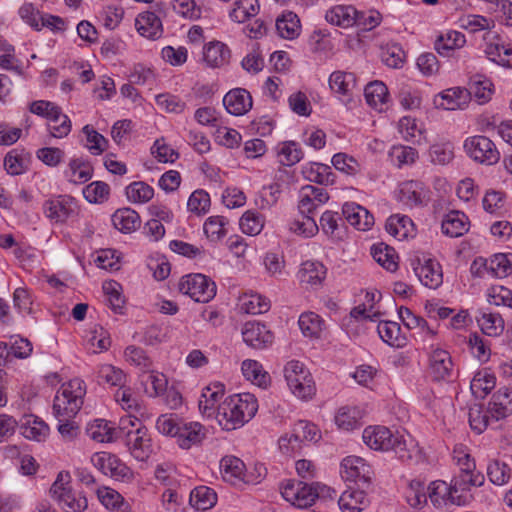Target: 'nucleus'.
Instances as JSON below:
<instances>
[{"label":"nucleus","instance_id":"1","mask_svg":"<svg viewBox=\"0 0 512 512\" xmlns=\"http://www.w3.org/2000/svg\"><path fill=\"white\" fill-rule=\"evenodd\" d=\"M85 394V382L79 378L64 383L57 392L54 398L53 411L59 421L58 431L63 438L72 439L76 437L78 426L72 421V418L81 409Z\"/></svg>","mask_w":512,"mask_h":512},{"label":"nucleus","instance_id":"2","mask_svg":"<svg viewBox=\"0 0 512 512\" xmlns=\"http://www.w3.org/2000/svg\"><path fill=\"white\" fill-rule=\"evenodd\" d=\"M364 443L375 451H393L402 462L417 461L419 450L414 445H407L403 435L393 432L385 426H369L364 429Z\"/></svg>","mask_w":512,"mask_h":512},{"label":"nucleus","instance_id":"3","mask_svg":"<svg viewBox=\"0 0 512 512\" xmlns=\"http://www.w3.org/2000/svg\"><path fill=\"white\" fill-rule=\"evenodd\" d=\"M258 410L257 399L250 393L235 394L227 397L218 406L216 419L227 431L242 427L251 420Z\"/></svg>","mask_w":512,"mask_h":512},{"label":"nucleus","instance_id":"4","mask_svg":"<svg viewBox=\"0 0 512 512\" xmlns=\"http://www.w3.org/2000/svg\"><path fill=\"white\" fill-rule=\"evenodd\" d=\"M284 376L292 393L301 399L311 398L316 391L312 375L303 363L292 360L284 367Z\"/></svg>","mask_w":512,"mask_h":512},{"label":"nucleus","instance_id":"5","mask_svg":"<svg viewBox=\"0 0 512 512\" xmlns=\"http://www.w3.org/2000/svg\"><path fill=\"white\" fill-rule=\"evenodd\" d=\"M178 289L195 302L207 303L215 297L217 288L216 284L207 276L189 274L180 279Z\"/></svg>","mask_w":512,"mask_h":512},{"label":"nucleus","instance_id":"6","mask_svg":"<svg viewBox=\"0 0 512 512\" xmlns=\"http://www.w3.org/2000/svg\"><path fill=\"white\" fill-rule=\"evenodd\" d=\"M43 213L52 223L64 224L78 215L79 207L74 197L56 195L43 203Z\"/></svg>","mask_w":512,"mask_h":512},{"label":"nucleus","instance_id":"7","mask_svg":"<svg viewBox=\"0 0 512 512\" xmlns=\"http://www.w3.org/2000/svg\"><path fill=\"white\" fill-rule=\"evenodd\" d=\"M91 462L104 475L116 481L129 483L134 479V472L116 455L98 452L91 457Z\"/></svg>","mask_w":512,"mask_h":512},{"label":"nucleus","instance_id":"8","mask_svg":"<svg viewBox=\"0 0 512 512\" xmlns=\"http://www.w3.org/2000/svg\"><path fill=\"white\" fill-rule=\"evenodd\" d=\"M467 155L474 161L484 165H494L500 160V152L492 140L486 136L476 135L464 142Z\"/></svg>","mask_w":512,"mask_h":512},{"label":"nucleus","instance_id":"9","mask_svg":"<svg viewBox=\"0 0 512 512\" xmlns=\"http://www.w3.org/2000/svg\"><path fill=\"white\" fill-rule=\"evenodd\" d=\"M485 477L481 472L460 471L451 480L452 504L459 506L467 505L472 500L471 487H480L484 484Z\"/></svg>","mask_w":512,"mask_h":512},{"label":"nucleus","instance_id":"10","mask_svg":"<svg viewBox=\"0 0 512 512\" xmlns=\"http://www.w3.org/2000/svg\"><path fill=\"white\" fill-rule=\"evenodd\" d=\"M123 439L128 451L136 460L145 461L151 455V438L148 429L142 423H138L135 429L125 432Z\"/></svg>","mask_w":512,"mask_h":512},{"label":"nucleus","instance_id":"11","mask_svg":"<svg viewBox=\"0 0 512 512\" xmlns=\"http://www.w3.org/2000/svg\"><path fill=\"white\" fill-rule=\"evenodd\" d=\"M281 494L286 501L298 508L310 507L317 499L314 483L307 484L296 480H289L282 487Z\"/></svg>","mask_w":512,"mask_h":512},{"label":"nucleus","instance_id":"12","mask_svg":"<svg viewBox=\"0 0 512 512\" xmlns=\"http://www.w3.org/2000/svg\"><path fill=\"white\" fill-rule=\"evenodd\" d=\"M429 374L434 381H448L453 376V362L443 349H434L429 357Z\"/></svg>","mask_w":512,"mask_h":512},{"label":"nucleus","instance_id":"13","mask_svg":"<svg viewBox=\"0 0 512 512\" xmlns=\"http://www.w3.org/2000/svg\"><path fill=\"white\" fill-rule=\"evenodd\" d=\"M242 336L247 345L256 349L267 347L274 339L273 333L264 324L256 321L245 323Z\"/></svg>","mask_w":512,"mask_h":512},{"label":"nucleus","instance_id":"14","mask_svg":"<svg viewBox=\"0 0 512 512\" xmlns=\"http://www.w3.org/2000/svg\"><path fill=\"white\" fill-rule=\"evenodd\" d=\"M222 477L233 485L238 483H252L253 480L245 473L244 462L235 456H225L220 461Z\"/></svg>","mask_w":512,"mask_h":512},{"label":"nucleus","instance_id":"15","mask_svg":"<svg viewBox=\"0 0 512 512\" xmlns=\"http://www.w3.org/2000/svg\"><path fill=\"white\" fill-rule=\"evenodd\" d=\"M223 105L231 115L241 116L252 108V97L247 90L235 88L224 96Z\"/></svg>","mask_w":512,"mask_h":512},{"label":"nucleus","instance_id":"16","mask_svg":"<svg viewBox=\"0 0 512 512\" xmlns=\"http://www.w3.org/2000/svg\"><path fill=\"white\" fill-rule=\"evenodd\" d=\"M205 436L206 430L202 424L183 420L175 438L180 448L190 449L194 445H199Z\"/></svg>","mask_w":512,"mask_h":512},{"label":"nucleus","instance_id":"17","mask_svg":"<svg viewBox=\"0 0 512 512\" xmlns=\"http://www.w3.org/2000/svg\"><path fill=\"white\" fill-rule=\"evenodd\" d=\"M225 387L221 382H214L202 390L199 399V410L207 417H211L217 413L219 402L224 396Z\"/></svg>","mask_w":512,"mask_h":512},{"label":"nucleus","instance_id":"18","mask_svg":"<svg viewBox=\"0 0 512 512\" xmlns=\"http://www.w3.org/2000/svg\"><path fill=\"white\" fill-rule=\"evenodd\" d=\"M342 214L347 222L358 230H368L374 224L373 215L355 202H347L342 207Z\"/></svg>","mask_w":512,"mask_h":512},{"label":"nucleus","instance_id":"19","mask_svg":"<svg viewBox=\"0 0 512 512\" xmlns=\"http://www.w3.org/2000/svg\"><path fill=\"white\" fill-rule=\"evenodd\" d=\"M370 467L365 460L357 456H348L342 460L341 475L348 481H368Z\"/></svg>","mask_w":512,"mask_h":512},{"label":"nucleus","instance_id":"20","mask_svg":"<svg viewBox=\"0 0 512 512\" xmlns=\"http://www.w3.org/2000/svg\"><path fill=\"white\" fill-rule=\"evenodd\" d=\"M135 26L141 36L152 40L160 38L163 32L160 18L150 11L139 14Z\"/></svg>","mask_w":512,"mask_h":512},{"label":"nucleus","instance_id":"21","mask_svg":"<svg viewBox=\"0 0 512 512\" xmlns=\"http://www.w3.org/2000/svg\"><path fill=\"white\" fill-rule=\"evenodd\" d=\"M415 272L421 283L430 289L438 288L443 282L441 265L433 259L425 260L424 264L415 268Z\"/></svg>","mask_w":512,"mask_h":512},{"label":"nucleus","instance_id":"22","mask_svg":"<svg viewBox=\"0 0 512 512\" xmlns=\"http://www.w3.org/2000/svg\"><path fill=\"white\" fill-rule=\"evenodd\" d=\"M326 277L325 266L318 261H306L302 263L298 272V278L301 284H306L311 288L321 286Z\"/></svg>","mask_w":512,"mask_h":512},{"label":"nucleus","instance_id":"23","mask_svg":"<svg viewBox=\"0 0 512 512\" xmlns=\"http://www.w3.org/2000/svg\"><path fill=\"white\" fill-rule=\"evenodd\" d=\"M442 232L452 238H457L469 230L468 217L460 211L453 210L445 215L441 224Z\"/></svg>","mask_w":512,"mask_h":512},{"label":"nucleus","instance_id":"24","mask_svg":"<svg viewBox=\"0 0 512 512\" xmlns=\"http://www.w3.org/2000/svg\"><path fill=\"white\" fill-rule=\"evenodd\" d=\"M425 191L423 184L418 181L403 182L398 191L397 199L410 208L423 204Z\"/></svg>","mask_w":512,"mask_h":512},{"label":"nucleus","instance_id":"25","mask_svg":"<svg viewBox=\"0 0 512 512\" xmlns=\"http://www.w3.org/2000/svg\"><path fill=\"white\" fill-rule=\"evenodd\" d=\"M325 19L342 28L352 27L357 22V10L351 5H335L326 12Z\"/></svg>","mask_w":512,"mask_h":512},{"label":"nucleus","instance_id":"26","mask_svg":"<svg viewBox=\"0 0 512 512\" xmlns=\"http://www.w3.org/2000/svg\"><path fill=\"white\" fill-rule=\"evenodd\" d=\"M488 412L496 420L512 414V391L508 388H501L493 394Z\"/></svg>","mask_w":512,"mask_h":512},{"label":"nucleus","instance_id":"27","mask_svg":"<svg viewBox=\"0 0 512 512\" xmlns=\"http://www.w3.org/2000/svg\"><path fill=\"white\" fill-rule=\"evenodd\" d=\"M275 26L279 36L288 40L297 38L301 30L300 20L292 11L284 12L279 16Z\"/></svg>","mask_w":512,"mask_h":512},{"label":"nucleus","instance_id":"28","mask_svg":"<svg viewBox=\"0 0 512 512\" xmlns=\"http://www.w3.org/2000/svg\"><path fill=\"white\" fill-rule=\"evenodd\" d=\"M68 180L74 184H82L89 181L93 175L92 165L82 159L73 158L68 164V169L65 171Z\"/></svg>","mask_w":512,"mask_h":512},{"label":"nucleus","instance_id":"29","mask_svg":"<svg viewBox=\"0 0 512 512\" xmlns=\"http://www.w3.org/2000/svg\"><path fill=\"white\" fill-rule=\"evenodd\" d=\"M485 269L498 278L512 274V253H498L483 262Z\"/></svg>","mask_w":512,"mask_h":512},{"label":"nucleus","instance_id":"30","mask_svg":"<svg viewBox=\"0 0 512 512\" xmlns=\"http://www.w3.org/2000/svg\"><path fill=\"white\" fill-rule=\"evenodd\" d=\"M386 231L398 238L399 240L405 239L414 233V224L412 220L405 215H392L390 216L385 225Z\"/></svg>","mask_w":512,"mask_h":512},{"label":"nucleus","instance_id":"31","mask_svg":"<svg viewBox=\"0 0 512 512\" xmlns=\"http://www.w3.org/2000/svg\"><path fill=\"white\" fill-rule=\"evenodd\" d=\"M332 91L343 96H352L356 88V78L353 73L335 71L329 77Z\"/></svg>","mask_w":512,"mask_h":512},{"label":"nucleus","instance_id":"32","mask_svg":"<svg viewBox=\"0 0 512 512\" xmlns=\"http://www.w3.org/2000/svg\"><path fill=\"white\" fill-rule=\"evenodd\" d=\"M21 434L30 440L43 441L49 434L48 425L36 416L25 417V421L20 426Z\"/></svg>","mask_w":512,"mask_h":512},{"label":"nucleus","instance_id":"33","mask_svg":"<svg viewBox=\"0 0 512 512\" xmlns=\"http://www.w3.org/2000/svg\"><path fill=\"white\" fill-rule=\"evenodd\" d=\"M112 222L116 229L123 233H130L140 226V217L130 208L118 209L112 215Z\"/></svg>","mask_w":512,"mask_h":512},{"label":"nucleus","instance_id":"34","mask_svg":"<svg viewBox=\"0 0 512 512\" xmlns=\"http://www.w3.org/2000/svg\"><path fill=\"white\" fill-rule=\"evenodd\" d=\"M99 501L109 510L117 512H129L130 505L117 491L104 487L97 491Z\"/></svg>","mask_w":512,"mask_h":512},{"label":"nucleus","instance_id":"35","mask_svg":"<svg viewBox=\"0 0 512 512\" xmlns=\"http://www.w3.org/2000/svg\"><path fill=\"white\" fill-rule=\"evenodd\" d=\"M466 42L465 37L462 33L457 31H450L446 35H440L435 43V50L441 56H450L451 53L456 49L460 48Z\"/></svg>","mask_w":512,"mask_h":512},{"label":"nucleus","instance_id":"36","mask_svg":"<svg viewBox=\"0 0 512 512\" xmlns=\"http://www.w3.org/2000/svg\"><path fill=\"white\" fill-rule=\"evenodd\" d=\"M364 95L367 103L371 107L381 111L383 105L387 102L389 93L383 82L374 81L366 85Z\"/></svg>","mask_w":512,"mask_h":512},{"label":"nucleus","instance_id":"37","mask_svg":"<svg viewBox=\"0 0 512 512\" xmlns=\"http://www.w3.org/2000/svg\"><path fill=\"white\" fill-rule=\"evenodd\" d=\"M271 307L270 300L257 293L244 294L240 297V309L244 313L257 315L266 313Z\"/></svg>","mask_w":512,"mask_h":512},{"label":"nucleus","instance_id":"38","mask_svg":"<svg viewBox=\"0 0 512 512\" xmlns=\"http://www.w3.org/2000/svg\"><path fill=\"white\" fill-rule=\"evenodd\" d=\"M230 50L222 42H211L204 50V61L210 67H220L228 62Z\"/></svg>","mask_w":512,"mask_h":512},{"label":"nucleus","instance_id":"39","mask_svg":"<svg viewBox=\"0 0 512 512\" xmlns=\"http://www.w3.org/2000/svg\"><path fill=\"white\" fill-rule=\"evenodd\" d=\"M190 504L197 510H208L217 502V495L212 488L200 486L190 492Z\"/></svg>","mask_w":512,"mask_h":512},{"label":"nucleus","instance_id":"40","mask_svg":"<svg viewBox=\"0 0 512 512\" xmlns=\"http://www.w3.org/2000/svg\"><path fill=\"white\" fill-rule=\"evenodd\" d=\"M366 503V495L360 490H346L338 499L342 512H360Z\"/></svg>","mask_w":512,"mask_h":512},{"label":"nucleus","instance_id":"41","mask_svg":"<svg viewBox=\"0 0 512 512\" xmlns=\"http://www.w3.org/2000/svg\"><path fill=\"white\" fill-rule=\"evenodd\" d=\"M371 255L374 260L387 271L393 272L398 267L394 249L384 243L373 245L371 247Z\"/></svg>","mask_w":512,"mask_h":512},{"label":"nucleus","instance_id":"42","mask_svg":"<svg viewBox=\"0 0 512 512\" xmlns=\"http://www.w3.org/2000/svg\"><path fill=\"white\" fill-rule=\"evenodd\" d=\"M259 9L258 0H237L229 16L233 21L243 23L249 18L256 16L259 13Z\"/></svg>","mask_w":512,"mask_h":512},{"label":"nucleus","instance_id":"43","mask_svg":"<svg viewBox=\"0 0 512 512\" xmlns=\"http://www.w3.org/2000/svg\"><path fill=\"white\" fill-rule=\"evenodd\" d=\"M86 433L92 440L104 443L112 441L117 431L106 420L96 419L87 426Z\"/></svg>","mask_w":512,"mask_h":512},{"label":"nucleus","instance_id":"44","mask_svg":"<svg viewBox=\"0 0 512 512\" xmlns=\"http://www.w3.org/2000/svg\"><path fill=\"white\" fill-rule=\"evenodd\" d=\"M481 331L488 336H497L503 330V320L499 314L480 311L476 316Z\"/></svg>","mask_w":512,"mask_h":512},{"label":"nucleus","instance_id":"45","mask_svg":"<svg viewBox=\"0 0 512 512\" xmlns=\"http://www.w3.org/2000/svg\"><path fill=\"white\" fill-rule=\"evenodd\" d=\"M377 331L385 343L396 347L403 345L404 338L400 336L401 328L397 322L382 321L378 324Z\"/></svg>","mask_w":512,"mask_h":512},{"label":"nucleus","instance_id":"46","mask_svg":"<svg viewBox=\"0 0 512 512\" xmlns=\"http://www.w3.org/2000/svg\"><path fill=\"white\" fill-rule=\"evenodd\" d=\"M495 377L486 372L480 371L473 377L470 389L477 398H484L495 387Z\"/></svg>","mask_w":512,"mask_h":512},{"label":"nucleus","instance_id":"47","mask_svg":"<svg viewBox=\"0 0 512 512\" xmlns=\"http://www.w3.org/2000/svg\"><path fill=\"white\" fill-rule=\"evenodd\" d=\"M306 178L321 185H328L334 183V174L331 167L324 164L312 163L310 167L304 169Z\"/></svg>","mask_w":512,"mask_h":512},{"label":"nucleus","instance_id":"48","mask_svg":"<svg viewBox=\"0 0 512 512\" xmlns=\"http://www.w3.org/2000/svg\"><path fill=\"white\" fill-rule=\"evenodd\" d=\"M469 94H473L476 98L482 102H486L492 94V82L485 76L475 74L470 77L468 83Z\"/></svg>","mask_w":512,"mask_h":512},{"label":"nucleus","instance_id":"49","mask_svg":"<svg viewBox=\"0 0 512 512\" xmlns=\"http://www.w3.org/2000/svg\"><path fill=\"white\" fill-rule=\"evenodd\" d=\"M322 320L314 312L302 313L299 317V327L303 335L310 338H317L322 331Z\"/></svg>","mask_w":512,"mask_h":512},{"label":"nucleus","instance_id":"50","mask_svg":"<svg viewBox=\"0 0 512 512\" xmlns=\"http://www.w3.org/2000/svg\"><path fill=\"white\" fill-rule=\"evenodd\" d=\"M98 383H106L111 386H124L126 376L123 371L110 364L101 365L97 371Z\"/></svg>","mask_w":512,"mask_h":512},{"label":"nucleus","instance_id":"51","mask_svg":"<svg viewBox=\"0 0 512 512\" xmlns=\"http://www.w3.org/2000/svg\"><path fill=\"white\" fill-rule=\"evenodd\" d=\"M145 393L150 397L162 396L166 391L168 380L163 373L152 371L142 380Z\"/></svg>","mask_w":512,"mask_h":512},{"label":"nucleus","instance_id":"52","mask_svg":"<svg viewBox=\"0 0 512 512\" xmlns=\"http://www.w3.org/2000/svg\"><path fill=\"white\" fill-rule=\"evenodd\" d=\"M154 189L143 181H136L126 187V196L133 203H146L153 198Z\"/></svg>","mask_w":512,"mask_h":512},{"label":"nucleus","instance_id":"53","mask_svg":"<svg viewBox=\"0 0 512 512\" xmlns=\"http://www.w3.org/2000/svg\"><path fill=\"white\" fill-rule=\"evenodd\" d=\"M303 151L295 141H286L281 144L278 152L279 161L282 165L293 166L303 158Z\"/></svg>","mask_w":512,"mask_h":512},{"label":"nucleus","instance_id":"54","mask_svg":"<svg viewBox=\"0 0 512 512\" xmlns=\"http://www.w3.org/2000/svg\"><path fill=\"white\" fill-rule=\"evenodd\" d=\"M102 289L107 295L109 305L115 313H122L123 305L125 303L122 296V286L114 280L105 281Z\"/></svg>","mask_w":512,"mask_h":512},{"label":"nucleus","instance_id":"55","mask_svg":"<svg viewBox=\"0 0 512 512\" xmlns=\"http://www.w3.org/2000/svg\"><path fill=\"white\" fill-rule=\"evenodd\" d=\"M487 475L493 484L502 486L508 483L511 477V469L504 462L492 460L487 466Z\"/></svg>","mask_w":512,"mask_h":512},{"label":"nucleus","instance_id":"56","mask_svg":"<svg viewBox=\"0 0 512 512\" xmlns=\"http://www.w3.org/2000/svg\"><path fill=\"white\" fill-rule=\"evenodd\" d=\"M239 225L243 233L254 236L263 229L264 219L259 213L249 210L242 215Z\"/></svg>","mask_w":512,"mask_h":512},{"label":"nucleus","instance_id":"57","mask_svg":"<svg viewBox=\"0 0 512 512\" xmlns=\"http://www.w3.org/2000/svg\"><path fill=\"white\" fill-rule=\"evenodd\" d=\"M381 58L388 67L400 68L405 60V52L397 43L387 44L381 49Z\"/></svg>","mask_w":512,"mask_h":512},{"label":"nucleus","instance_id":"58","mask_svg":"<svg viewBox=\"0 0 512 512\" xmlns=\"http://www.w3.org/2000/svg\"><path fill=\"white\" fill-rule=\"evenodd\" d=\"M110 187L102 181H95L83 189L84 198L90 203H103L109 197Z\"/></svg>","mask_w":512,"mask_h":512},{"label":"nucleus","instance_id":"59","mask_svg":"<svg viewBox=\"0 0 512 512\" xmlns=\"http://www.w3.org/2000/svg\"><path fill=\"white\" fill-rule=\"evenodd\" d=\"M429 498L434 506H439L443 501L448 500L452 504V487L445 481H434L429 487Z\"/></svg>","mask_w":512,"mask_h":512},{"label":"nucleus","instance_id":"60","mask_svg":"<svg viewBox=\"0 0 512 512\" xmlns=\"http://www.w3.org/2000/svg\"><path fill=\"white\" fill-rule=\"evenodd\" d=\"M431 162L445 165L454 158V147L451 142L436 143L429 149Z\"/></svg>","mask_w":512,"mask_h":512},{"label":"nucleus","instance_id":"61","mask_svg":"<svg viewBox=\"0 0 512 512\" xmlns=\"http://www.w3.org/2000/svg\"><path fill=\"white\" fill-rule=\"evenodd\" d=\"M241 370L247 380L256 383L258 386L266 385L268 375L263 372L261 364L257 361L250 359L243 361Z\"/></svg>","mask_w":512,"mask_h":512},{"label":"nucleus","instance_id":"62","mask_svg":"<svg viewBox=\"0 0 512 512\" xmlns=\"http://www.w3.org/2000/svg\"><path fill=\"white\" fill-rule=\"evenodd\" d=\"M182 421L183 419L179 418L176 414H162L156 421V428L162 435L175 438Z\"/></svg>","mask_w":512,"mask_h":512},{"label":"nucleus","instance_id":"63","mask_svg":"<svg viewBox=\"0 0 512 512\" xmlns=\"http://www.w3.org/2000/svg\"><path fill=\"white\" fill-rule=\"evenodd\" d=\"M227 220L222 216H211L204 223V233L211 241H219L226 235Z\"/></svg>","mask_w":512,"mask_h":512},{"label":"nucleus","instance_id":"64","mask_svg":"<svg viewBox=\"0 0 512 512\" xmlns=\"http://www.w3.org/2000/svg\"><path fill=\"white\" fill-rule=\"evenodd\" d=\"M82 131L86 135V147L93 155H99L106 150L108 141L103 135L89 125L84 126Z\"/></svg>","mask_w":512,"mask_h":512}]
</instances>
